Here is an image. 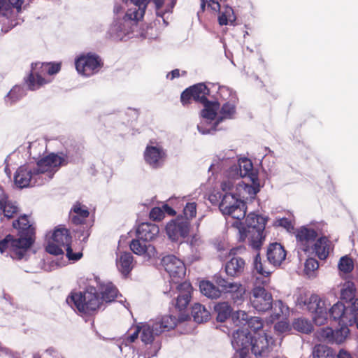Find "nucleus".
Listing matches in <instances>:
<instances>
[{
	"instance_id": "nucleus-29",
	"label": "nucleus",
	"mask_w": 358,
	"mask_h": 358,
	"mask_svg": "<svg viewBox=\"0 0 358 358\" xmlns=\"http://www.w3.org/2000/svg\"><path fill=\"white\" fill-rule=\"evenodd\" d=\"M89 215L87 207L77 202L73 204L69 212V220L73 224L79 225L85 223Z\"/></svg>"
},
{
	"instance_id": "nucleus-7",
	"label": "nucleus",
	"mask_w": 358,
	"mask_h": 358,
	"mask_svg": "<svg viewBox=\"0 0 358 358\" xmlns=\"http://www.w3.org/2000/svg\"><path fill=\"white\" fill-rule=\"evenodd\" d=\"M267 219V217L250 213L246 217L245 224L237 220L236 224H238L240 238L244 240L248 237L251 241L252 248L258 249L265 238L264 229Z\"/></svg>"
},
{
	"instance_id": "nucleus-4",
	"label": "nucleus",
	"mask_w": 358,
	"mask_h": 358,
	"mask_svg": "<svg viewBox=\"0 0 358 358\" xmlns=\"http://www.w3.org/2000/svg\"><path fill=\"white\" fill-rule=\"evenodd\" d=\"M98 290L94 286L87 287L85 291L72 292L66 299V303L80 313L90 314L101 308L103 301L110 303L118 296V290L111 282L96 280Z\"/></svg>"
},
{
	"instance_id": "nucleus-27",
	"label": "nucleus",
	"mask_w": 358,
	"mask_h": 358,
	"mask_svg": "<svg viewBox=\"0 0 358 358\" xmlns=\"http://www.w3.org/2000/svg\"><path fill=\"white\" fill-rule=\"evenodd\" d=\"M266 256L268 264L275 267L280 266L285 259L286 252L281 244L273 243L268 246Z\"/></svg>"
},
{
	"instance_id": "nucleus-12",
	"label": "nucleus",
	"mask_w": 358,
	"mask_h": 358,
	"mask_svg": "<svg viewBox=\"0 0 358 358\" xmlns=\"http://www.w3.org/2000/svg\"><path fill=\"white\" fill-rule=\"evenodd\" d=\"M46 156L55 173L62 166H67L69 164L79 163L82 158V154L79 148L73 145H70L66 148L65 150L57 152H50Z\"/></svg>"
},
{
	"instance_id": "nucleus-15",
	"label": "nucleus",
	"mask_w": 358,
	"mask_h": 358,
	"mask_svg": "<svg viewBox=\"0 0 358 358\" xmlns=\"http://www.w3.org/2000/svg\"><path fill=\"white\" fill-rule=\"evenodd\" d=\"M282 338H278V341H274L273 338L266 333H255L251 339V345L250 350L256 357H265L268 356L269 353L273 350H277L278 347L280 345Z\"/></svg>"
},
{
	"instance_id": "nucleus-57",
	"label": "nucleus",
	"mask_w": 358,
	"mask_h": 358,
	"mask_svg": "<svg viewBox=\"0 0 358 358\" xmlns=\"http://www.w3.org/2000/svg\"><path fill=\"white\" fill-rule=\"evenodd\" d=\"M141 328H138V325L135 327L134 331L127 336H125L122 338V343L130 345L133 343L138 337V335L140 334Z\"/></svg>"
},
{
	"instance_id": "nucleus-26",
	"label": "nucleus",
	"mask_w": 358,
	"mask_h": 358,
	"mask_svg": "<svg viewBox=\"0 0 358 358\" xmlns=\"http://www.w3.org/2000/svg\"><path fill=\"white\" fill-rule=\"evenodd\" d=\"M178 295L176 298V306L180 310L185 309L189 304L191 299L192 287L190 282L185 281L176 285Z\"/></svg>"
},
{
	"instance_id": "nucleus-25",
	"label": "nucleus",
	"mask_w": 358,
	"mask_h": 358,
	"mask_svg": "<svg viewBox=\"0 0 358 358\" xmlns=\"http://www.w3.org/2000/svg\"><path fill=\"white\" fill-rule=\"evenodd\" d=\"M146 241L138 238L133 239L130 243V249L132 252L139 256H143L149 260L157 257L156 248L151 244H147Z\"/></svg>"
},
{
	"instance_id": "nucleus-21",
	"label": "nucleus",
	"mask_w": 358,
	"mask_h": 358,
	"mask_svg": "<svg viewBox=\"0 0 358 358\" xmlns=\"http://www.w3.org/2000/svg\"><path fill=\"white\" fill-rule=\"evenodd\" d=\"M20 213L17 203L9 199L8 194L0 186V222L6 223L10 222Z\"/></svg>"
},
{
	"instance_id": "nucleus-30",
	"label": "nucleus",
	"mask_w": 358,
	"mask_h": 358,
	"mask_svg": "<svg viewBox=\"0 0 358 358\" xmlns=\"http://www.w3.org/2000/svg\"><path fill=\"white\" fill-rule=\"evenodd\" d=\"M245 262L239 257H233L225 264L224 269L227 275L239 277L245 270Z\"/></svg>"
},
{
	"instance_id": "nucleus-53",
	"label": "nucleus",
	"mask_w": 358,
	"mask_h": 358,
	"mask_svg": "<svg viewBox=\"0 0 358 358\" xmlns=\"http://www.w3.org/2000/svg\"><path fill=\"white\" fill-rule=\"evenodd\" d=\"M317 334L320 339L332 343L334 330L331 328H322L318 331Z\"/></svg>"
},
{
	"instance_id": "nucleus-3",
	"label": "nucleus",
	"mask_w": 358,
	"mask_h": 358,
	"mask_svg": "<svg viewBox=\"0 0 358 358\" xmlns=\"http://www.w3.org/2000/svg\"><path fill=\"white\" fill-rule=\"evenodd\" d=\"M216 90L214 101H209L201 111L197 129L201 134H210L217 131L220 123L236 119L238 98L236 92L227 86L211 84Z\"/></svg>"
},
{
	"instance_id": "nucleus-45",
	"label": "nucleus",
	"mask_w": 358,
	"mask_h": 358,
	"mask_svg": "<svg viewBox=\"0 0 358 358\" xmlns=\"http://www.w3.org/2000/svg\"><path fill=\"white\" fill-rule=\"evenodd\" d=\"M293 328L301 333L308 334L311 332L313 326L311 322L306 318H297L293 322Z\"/></svg>"
},
{
	"instance_id": "nucleus-22",
	"label": "nucleus",
	"mask_w": 358,
	"mask_h": 358,
	"mask_svg": "<svg viewBox=\"0 0 358 358\" xmlns=\"http://www.w3.org/2000/svg\"><path fill=\"white\" fill-rule=\"evenodd\" d=\"M250 300L252 306L259 312H266L272 307L271 294L261 286H255L252 289Z\"/></svg>"
},
{
	"instance_id": "nucleus-9",
	"label": "nucleus",
	"mask_w": 358,
	"mask_h": 358,
	"mask_svg": "<svg viewBox=\"0 0 358 358\" xmlns=\"http://www.w3.org/2000/svg\"><path fill=\"white\" fill-rule=\"evenodd\" d=\"M71 242V236L69 230L66 228H57L48 240L45 250L51 255L57 256L63 255L65 249L68 259L77 261L81 258L83 254L80 252L73 253L70 245Z\"/></svg>"
},
{
	"instance_id": "nucleus-52",
	"label": "nucleus",
	"mask_w": 358,
	"mask_h": 358,
	"mask_svg": "<svg viewBox=\"0 0 358 358\" xmlns=\"http://www.w3.org/2000/svg\"><path fill=\"white\" fill-rule=\"evenodd\" d=\"M338 268L345 273H350L354 268L353 262L347 256L342 257L338 262Z\"/></svg>"
},
{
	"instance_id": "nucleus-33",
	"label": "nucleus",
	"mask_w": 358,
	"mask_h": 358,
	"mask_svg": "<svg viewBox=\"0 0 358 358\" xmlns=\"http://www.w3.org/2000/svg\"><path fill=\"white\" fill-rule=\"evenodd\" d=\"M126 9L135 14L136 17L143 18L150 0H122Z\"/></svg>"
},
{
	"instance_id": "nucleus-2",
	"label": "nucleus",
	"mask_w": 358,
	"mask_h": 358,
	"mask_svg": "<svg viewBox=\"0 0 358 358\" xmlns=\"http://www.w3.org/2000/svg\"><path fill=\"white\" fill-rule=\"evenodd\" d=\"M293 298L296 306L302 310H308L313 315V320L316 325L322 326L327 320L328 315L338 324H356L358 329V299L352 302H337L327 312V302L317 294L308 296L302 289L296 291Z\"/></svg>"
},
{
	"instance_id": "nucleus-18",
	"label": "nucleus",
	"mask_w": 358,
	"mask_h": 358,
	"mask_svg": "<svg viewBox=\"0 0 358 358\" xmlns=\"http://www.w3.org/2000/svg\"><path fill=\"white\" fill-rule=\"evenodd\" d=\"M161 263L173 284H178L185 277L186 273L185 264L176 256L172 255L165 256L162 258Z\"/></svg>"
},
{
	"instance_id": "nucleus-10",
	"label": "nucleus",
	"mask_w": 358,
	"mask_h": 358,
	"mask_svg": "<svg viewBox=\"0 0 358 358\" xmlns=\"http://www.w3.org/2000/svg\"><path fill=\"white\" fill-rule=\"evenodd\" d=\"M177 318L172 315H164L155 320L138 324L141 328V339L145 345L151 344L162 332L173 329L177 324Z\"/></svg>"
},
{
	"instance_id": "nucleus-41",
	"label": "nucleus",
	"mask_w": 358,
	"mask_h": 358,
	"mask_svg": "<svg viewBox=\"0 0 358 358\" xmlns=\"http://www.w3.org/2000/svg\"><path fill=\"white\" fill-rule=\"evenodd\" d=\"M295 220L292 215L289 217H276L273 225L275 227H282L287 232L292 233L294 230Z\"/></svg>"
},
{
	"instance_id": "nucleus-48",
	"label": "nucleus",
	"mask_w": 358,
	"mask_h": 358,
	"mask_svg": "<svg viewBox=\"0 0 358 358\" xmlns=\"http://www.w3.org/2000/svg\"><path fill=\"white\" fill-rule=\"evenodd\" d=\"M227 293L231 294V298L236 304H241L244 300L245 293V287L239 282L236 283V287L231 289Z\"/></svg>"
},
{
	"instance_id": "nucleus-40",
	"label": "nucleus",
	"mask_w": 358,
	"mask_h": 358,
	"mask_svg": "<svg viewBox=\"0 0 358 358\" xmlns=\"http://www.w3.org/2000/svg\"><path fill=\"white\" fill-rule=\"evenodd\" d=\"M270 310L272 311L271 315V321L278 320L281 315L286 316L289 313L288 306L284 304L281 300L272 303V307Z\"/></svg>"
},
{
	"instance_id": "nucleus-19",
	"label": "nucleus",
	"mask_w": 358,
	"mask_h": 358,
	"mask_svg": "<svg viewBox=\"0 0 358 358\" xmlns=\"http://www.w3.org/2000/svg\"><path fill=\"white\" fill-rule=\"evenodd\" d=\"M190 222L183 217H177L168 222L166 226V232L169 238L173 242H182L188 235Z\"/></svg>"
},
{
	"instance_id": "nucleus-37",
	"label": "nucleus",
	"mask_w": 358,
	"mask_h": 358,
	"mask_svg": "<svg viewBox=\"0 0 358 358\" xmlns=\"http://www.w3.org/2000/svg\"><path fill=\"white\" fill-rule=\"evenodd\" d=\"M201 292L210 299H217L221 296V290L209 281H202L199 285Z\"/></svg>"
},
{
	"instance_id": "nucleus-47",
	"label": "nucleus",
	"mask_w": 358,
	"mask_h": 358,
	"mask_svg": "<svg viewBox=\"0 0 358 358\" xmlns=\"http://www.w3.org/2000/svg\"><path fill=\"white\" fill-rule=\"evenodd\" d=\"M253 268L257 273L264 277L268 276L272 273L271 269L265 264L262 263L259 254H257L255 257Z\"/></svg>"
},
{
	"instance_id": "nucleus-64",
	"label": "nucleus",
	"mask_w": 358,
	"mask_h": 358,
	"mask_svg": "<svg viewBox=\"0 0 358 358\" xmlns=\"http://www.w3.org/2000/svg\"><path fill=\"white\" fill-rule=\"evenodd\" d=\"M155 352L153 355H152V356L156 355L157 352L160 349V345L158 343H156L155 344Z\"/></svg>"
},
{
	"instance_id": "nucleus-55",
	"label": "nucleus",
	"mask_w": 358,
	"mask_h": 358,
	"mask_svg": "<svg viewBox=\"0 0 358 358\" xmlns=\"http://www.w3.org/2000/svg\"><path fill=\"white\" fill-rule=\"evenodd\" d=\"M318 267V262L315 259L309 258L305 263V272L309 277H311L313 272L317 270Z\"/></svg>"
},
{
	"instance_id": "nucleus-62",
	"label": "nucleus",
	"mask_w": 358,
	"mask_h": 358,
	"mask_svg": "<svg viewBox=\"0 0 358 358\" xmlns=\"http://www.w3.org/2000/svg\"><path fill=\"white\" fill-rule=\"evenodd\" d=\"M337 358H352L351 355L344 350H341L337 355Z\"/></svg>"
},
{
	"instance_id": "nucleus-6",
	"label": "nucleus",
	"mask_w": 358,
	"mask_h": 358,
	"mask_svg": "<svg viewBox=\"0 0 358 358\" xmlns=\"http://www.w3.org/2000/svg\"><path fill=\"white\" fill-rule=\"evenodd\" d=\"M143 19L136 17L135 14L116 2L113 7V21L106 32L107 36L113 41H123L127 37H130Z\"/></svg>"
},
{
	"instance_id": "nucleus-11",
	"label": "nucleus",
	"mask_w": 358,
	"mask_h": 358,
	"mask_svg": "<svg viewBox=\"0 0 358 358\" xmlns=\"http://www.w3.org/2000/svg\"><path fill=\"white\" fill-rule=\"evenodd\" d=\"M23 0H0V34L18 24L15 16L21 12Z\"/></svg>"
},
{
	"instance_id": "nucleus-59",
	"label": "nucleus",
	"mask_w": 358,
	"mask_h": 358,
	"mask_svg": "<svg viewBox=\"0 0 358 358\" xmlns=\"http://www.w3.org/2000/svg\"><path fill=\"white\" fill-rule=\"evenodd\" d=\"M202 241L201 238L197 236L194 235L191 237L190 240L189 241V243L192 249L196 250V248L201 244Z\"/></svg>"
},
{
	"instance_id": "nucleus-16",
	"label": "nucleus",
	"mask_w": 358,
	"mask_h": 358,
	"mask_svg": "<svg viewBox=\"0 0 358 358\" xmlns=\"http://www.w3.org/2000/svg\"><path fill=\"white\" fill-rule=\"evenodd\" d=\"M252 336L248 329L238 327L232 334L231 345L235 350L236 358H246Z\"/></svg>"
},
{
	"instance_id": "nucleus-42",
	"label": "nucleus",
	"mask_w": 358,
	"mask_h": 358,
	"mask_svg": "<svg viewBox=\"0 0 358 358\" xmlns=\"http://www.w3.org/2000/svg\"><path fill=\"white\" fill-rule=\"evenodd\" d=\"M340 328L334 330L332 344H341L343 343L350 334L348 326L350 324H339Z\"/></svg>"
},
{
	"instance_id": "nucleus-35",
	"label": "nucleus",
	"mask_w": 358,
	"mask_h": 358,
	"mask_svg": "<svg viewBox=\"0 0 358 358\" xmlns=\"http://www.w3.org/2000/svg\"><path fill=\"white\" fill-rule=\"evenodd\" d=\"M310 248H313L319 259H325L330 250L329 241L326 237H320Z\"/></svg>"
},
{
	"instance_id": "nucleus-36",
	"label": "nucleus",
	"mask_w": 358,
	"mask_h": 358,
	"mask_svg": "<svg viewBox=\"0 0 358 358\" xmlns=\"http://www.w3.org/2000/svg\"><path fill=\"white\" fill-rule=\"evenodd\" d=\"M192 315L197 323L206 322L210 318L209 310L201 303H195L192 308Z\"/></svg>"
},
{
	"instance_id": "nucleus-5",
	"label": "nucleus",
	"mask_w": 358,
	"mask_h": 358,
	"mask_svg": "<svg viewBox=\"0 0 358 358\" xmlns=\"http://www.w3.org/2000/svg\"><path fill=\"white\" fill-rule=\"evenodd\" d=\"M12 226L18 231V236L8 234L0 241V252H8L13 259L21 260L26 257L28 249L34 243V228L30 224L28 216L20 215L13 220Z\"/></svg>"
},
{
	"instance_id": "nucleus-58",
	"label": "nucleus",
	"mask_w": 358,
	"mask_h": 358,
	"mask_svg": "<svg viewBox=\"0 0 358 358\" xmlns=\"http://www.w3.org/2000/svg\"><path fill=\"white\" fill-rule=\"evenodd\" d=\"M164 216V213L159 208H153L150 212V217L154 220H161Z\"/></svg>"
},
{
	"instance_id": "nucleus-61",
	"label": "nucleus",
	"mask_w": 358,
	"mask_h": 358,
	"mask_svg": "<svg viewBox=\"0 0 358 358\" xmlns=\"http://www.w3.org/2000/svg\"><path fill=\"white\" fill-rule=\"evenodd\" d=\"M178 77H180V70L178 69L171 71L166 75V78L170 80H173Z\"/></svg>"
},
{
	"instance_id": "nucleus-51",
	"label": "nucleus",
	"mask_w": 358,
	"mask_h": 358,
	"mask_svg": "<svg viewBox=\"0 0 358 358\" xmlns=\"http://www.w3.org/2000/svg\"><path fill=\"white\" fill-rule=\"evenodd\" d=\"M153 2L155 5L157 15L162 17L163 20L165 22L164 15L166 13H169L172 11L175 2H172L171 4L167 6L165 9L162 8L164 0H153Z\"/></svg>"
},
{
	"instance_id": "nucleus-17",
	"label": "nucleus",
	"mask_w": 358,
	"mask_h": 358,
	"mask_svg": "<svg viewBox=\"0 0 358 358\" xmlns=\"http://www.w3.org/2000/svg\"><path fill=\"white\" fill-rule=\"evenodd\" d=\"M211 92H213L212 87L209 88L205 83H197L185 90L181 94L180 100L182 105L186 106L190 103L191 99H193L203 104L205 108V104L208 99V96H210Z\"/></svg>"
},
{
	"instance_id": "nucleus-49",
	"label": "nucleus",
	"mask_w": 358,
	"mask_h": 358,
	"mask_svg": "<svg viewBox=\"0 0 358 358\" xmlns=\"http://www.w3.org/2000/svg\"><path fill=\"white\" fill-rule=\"evenodd\" d=\"M29 154L32 156L33 159L38 161L43 157H42L45 151L46 147L44 144H40L36 142L31 143L29 146Z\"/></svg>"
},
{
	"instance_id": "nucleus-46",
	"label": "nucleus",
	"mask_w": 358,
	"mask_h": 358,
	"mask_svg": "<svg viewBox=\"0 0 358 358\" xmlns=\"http://www.w3.org/2000/svg\"><path fill=\"white\" fill-rule=\"evenodd\" d=\"M355 292V285L352 282H347L343 285L341 290V297L342 299L345 300L346 302H352Z\"/></svg>"
},
{
	"instance_id": "nucleus-24",
	"label": "nucleus",
	"mask_w": 358,
	"mask_h": 358,
	"mask_svg": "<svg viewBox=\"0 0 358 358\" xmlns=\"http://www.w3.org/2000/svg\"><path fill=\"white\" fill-rule=\"evenodd\" d=\"M233 323L238 327L248 329L255 333L263 327L262 320L258 317H251L243 310L236 311L232 315Z\"/></svg>"
},
{
	"instance_id": "nucleus-63",
	"label": "nucleus",
	"mask_w": 358,
	"mask_h": 358,
	"mask_svg": "<svg viewBox=\"0 0 358 358\" xmlns=\"http://www.w3.org/2000/svg\"><path fill=\"white\" fill-rule=\"evenodd\" d=\"M206 2H207V0H201V10L203 12L205 10Z\"/></svg>"
},
{
	"instance_id": "nucleus-60",
	"label": "nucleus",
	"mask_w": 358,
	"mask_h": 358,
	"mask_svg": "<svg viewBox=\"0 0 358 358\" xmlns=\"http://www.w3.org/2000/svg\"><path fill=\"white\" fill-rule=\"evenodd\" d=\"M223 194L220 192H217L216 194H211L209 195V201L212 203H215L218 201L220 199H222Z\"/></svg>"
},
{
	"instance_id": "nucleus-34",
	"label": "nucleus",
	"mask_w": 358,
	"mask_h": 358,
	"mask_svg": "<svg viewBox=\"0 0 358 358\" xmlns=\"http://www.w3.org/2000/svg\"><path fill=\"white\" fill-rule=\"evenodd\" d=\"M218 12L217 20L220 25H234L236 17L234 9L231 6L228 5L223 6L222 7L220 6V10Z\"/></svg>"
},
{
	"instance_id": "nucleus-28",
	"label": "nucleus",
	"mask_w": 358,
	"mask_h": 358,
	"mask_svg": "<svg viewBox=\"0 0 358 358\" xmlns=\"http://www.w3.org/2000/svg\"><path fill=\"white\" fill-rule=\"evenodd\" d=\"M159 234V228L155 224L143 222L136 229V237L143 241H152Z\"/></svg>"
},
{
	"instance_id": "nucleus-14",
	"label": "nucleus",
	"mask_w": 358,
	"mask_h": 358,
	"mask_svg": "<svg viewBox=\"0 0 358 358\" xmlns=\"http://www.w3.org/2000/svg\"><path fill=\"white\" fill-rule=\"evenodd\" d=\"M25 166L34 168V171L28 174V178H30V187L42 185L52 179L55 174L46 155L36 163H27Z\"/></svg>"
},
{
	"instance_id": "nucleus-1",
	"label": "nucleus",
	"mask_w": 358,
	"mask_h": 358,
	"mask_svg": "<svg viewBox=\"0 0 358 358\" xmlns=\"http://www.w3.org/2000/svg\"><path fill=\"white\" fill-rule=\"evenodd\" d=\"M209 171L223 172L221 188L224 192L219 209L224 215L241 220L245 217L246 205L243 201L248 194L255 196L260 190L257 173L250 159H238L233 150L220 152L213 159Z\"/></svg>"
},
{
	"instance_id": "nucleus-56",
	"label": "nucleus",
	"mask_w": 358,
	"mask_h": 358,
	"mask_svg": "<svg viewBox=\"0 0 358 358\" xmlns=\"http://www.w3.org/2000/svg\"><path fill=\"white\" fill-rule=\"evenodd\" d=\"M274 330L280 336V334L288 332L290 330V326L287 321L281 320L274 325Z\"/></svg>"
},
{
	"instance_id": "nucleus-38",
	"label": "nucleus",
	"mask_w": 358,
	"mask_h": 358,
	"mask_svg": "<svg viewBox=\"0 0 358 358\" xmlns=\"http://www.w3.org/2000/svg\"><path fill=\"white\" fill-rule=\"evenodd\" d=\"M26 94L25 90L22 87L14 86L5 96V102L8 106H12Z\"/></svg>"
},
{
	"instance_id": "nucleus-39",
	"label": "nucleus",
	"mask_w": 358,
	"mask_h": 358,
	"mask_svg": "<svg viewBox=\"0 0 358 358\" xmlns=\"http://www.w3.org/2000/svg\"><path fill=\"white\" fill-rule=\"evenodd\" d=\"M214 310L217 313V320L220 322H223L228 319L232 313V308L228 302L217 303Z\"/></svg>"
},
{
	"instance_id": "nucleus-31",
	"label": "nucleus",
	"mask_w": 358,
	"mask_h": 358,
	"mask_svg": "<svg viewBox=\"0 0 358 358\" xmlns=\"http://www.w3.org/2000/svg\"><path fill=\"white\" fill-rule=\"evenodd\" d=\"M134 259L132 255L129 252H123L117 254L116 265L119 271L127 276L133 268Z\"/></svg>"
},
{
	"instance_id": "nucleus-43",
	"label": "nucleus",
	"mask_w": 358,
	"mask_h": 358,
	"mask_svg": "<svg viewBox=\"0 0 358 358\" xmlns=\"http://www.w3.org/2000/svg\"><path fill=\"white\" fill-rule=\"evenodd\" d=\"M214 281L217 287L222 289L221 292H224L227 293L231 289L236 287L237 282L229 280L220 274H215L214 275Z\"/></svg>"
},
{
	"instance_id": "nucleus-50",
	"label": "nucleus",
	"mask_w": 358,
	"mask_h": 358,
	"mask_svg": "<svg viewBox=\"0 0 358 358\" xmlns=\"http://www.w3.org/2000/svg\"><path fill=\"white\" fill-rule=\"evenodd\" d=\"M117 348L121 353L124 355V358H145L144 356L138 354V352H136L130 345L121 342V343L117 345Z\"/></svg>"
},
{
	"instance_id": "nucleus-20",
	"label": "nucleus",
	"mask_w": 358,
	"mask_h": 358,
	"mask_svg": "<svg viewBox=\"0 0 358 358\" xmlns=\"http://www.w3.org/2000/svg\"><path fill=\"white\" fill-rule=\"evenodd\" d=\"M143 157L145 163L150 168L158 169L164 164L166 159V150L159 143L148 145L144 151Z\"/></svg>"
},
{
	"instance_id": "nucleus-23",
	"label": "nucleus",
	"mask_w": 358,
	"mask_h": 358,
	"mask_svg": "<svg viewBox=\"0 0 358 358\" xmlns=\"http://www.w3.org/2000/svg\"><path fill=\"white\" fill-rule=\"evenodd\" d=\"M318 228L311 226H302L295 231L296 242L300 248L304 251L310 250L318 236Z\"/></svg>"
},
{
	"instance_id": "nucleus-13",
	"label": "nucleus",
	"mask_w": 358,
	"mask_h": 358,
	"mask_svg": "<svg viewBox=\"0 0 358 358\" xmlns=\"http://www.w3.org/2000/svg\"><path fill=\"white\" fill-rule=\"evenodd\" d=\"M103 65L100 56L92 52H83L75 59L76 71L85 77H90L97 73Z\"/></svg>"
},
{
	"instance_id": "nucleus-32",
	"label": "nucleus",
	"mask_w": 358,
	"mask_h": 358,
	"mask_svg": "<svg viewBox=\"0 0 358 358\" xmlns=\"http://www.w3.org/2000/svg\"><path fill=\"white\" fill-rule=\"evenodd\" d=\"M31 171H34V168L25 164L17 169L14 175V182L17 187L22 189L30 187V178H28V174Z\"/></svg>"
},
{
	"instance_id": "nucleus-8",
	"label": "nucleus",
	"mask_w": 358,
	"mask_h": 358,
	"mask_svg": "<svg viewBox=\"0 0 358 358\" xmlns=\"http://www.w3.org/2000/svg\"><path fill=\"white\" fill-rule=\"evenodd\" d=\"M61 69L59 63L34 62L31 64L29 75L24 78V83L28 90L35 91L49 83L50 80L47 76L57 73Z\"/></svg>"
},
{
	"instance_id": "nucleus-54",
	"label": "nucleus",
	"mask_w": 358,
	"mask_h": 358,
	"mask_svg": "<svg viewBox=\"0 0 358 358\" xmlns=\"http://www.w3.org/2000/svg\"><path fill=\"white\" fill-rule=\"evenodd\" d=\"M183 213L185 217L184 219H187L189 221L190 219L195 217L196 214V204L194 202L187 203L184 208Z\"/></svg>"
},
{
	"instance_id": "nucleus-44",
	"label": "nucleus",
	"mask_w": 358,
	"mask_h": 358,
	"mask_svg": "<svg viewBox=\"0 0 358 358\" xmlns=\"http://www.w3.org/2000/svg\"><path fill=\"white\" fill-rule=\"evenodd\" d=\"M313 358H334L333 350L324 345H316L312 352Z\"/></svg>"
}]
</instances>
